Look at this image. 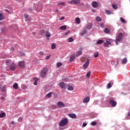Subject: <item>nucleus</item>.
Returning a JSON list of instances; mask_svg holds the SVG:
<instances>
[{
	"instance_id": "obj_13",
	"label": "nucleus",
	"mask_w": 130,
	"mask_h": 130,
	"mask_svg": "<svg viewBox=\"0 0 130 130\" xmlns=\"http://www.w3.org/2000/svg\"><path fill=\"white\" fill-rule=\"evenodd\" d=\"M92 6L93 8H98V3L96 2H93L92 3Z\"/></svg>"
},
{
	"instance_id": "obj_63",
	"label": "nucleus",
	"mask_w": 130,
	"mask_h": 130,
	"mask_svg": "<svg viewBox=\"0 0 130 130\" xmlns=\"http://www.w3.org/2000/svg\"><path fill=\"white\" fill-rule=\"evenodd\" d=\"M128 116H130V111L128 113Z\"/></svg>"
},
{
	"instance_id": "obj_27",
	"label": "nucleus",
	"mask_w": 130,
	"mask_h": 130,
	"mask_svg": "<svg viewBox=\"0 0 130 130\" xmlns=\"http://www.w3.org/2000/svg\"><path fill=\"white\" fill-rule=\"evenodd\" d=\"M56 48V45L54 43H52L51 45V49H55Z\"/></svg>"
},
{
	"instance_id": "obj_25",
	"label": "nucleus",
	"mask_w": 130,
	"mask_h": 130,
	"mask_svg": "<svg viewBox=\"0 0 130 130\" xmlns=\"http://www.w3.org/2000/svg\"><path fill=\"white\" fill-rule=\"evenodd\" d=\"M52 94H53V92H49L46 95V98H50V97H51V95H52Z\"/></svg>"
},
{
	"instance_id": "obj_21",
	"label": "nucleus",
	"mask_w": 130,
	"mask_h": 130,
	"mask_svg": "<svg viewBox=\"0 0 130 130\" xmlns=\"http://www.w3.org/2000/svg\"><path fill=\"white\" fill-rule=\"evenodd\" d=\"M93 56L95 58L98 57V56H99V53H98V52H94V54H93Z\"/></svg>"
},
{
	"instance_id": "obj_2",
	"label": "nucleus",
	"mask_w": 130,
	"mask_h": 130,
	"mask_svg": "<svg viewBox=\"0 0 130 130\" xmlns=\"http://www.w3.org/2000/svg\"><path fill=\"white\" fill-rule=\"evenodd\" d=\"M122 33L120 32L118 35L117 36L116 38V41H115V43L116 45H118V42H119V41H121V40H122Z\"/></svg>"
},
{
	"instance_id": "obj_48",
	"label": "nucleus",
	"mask_w": 130,
	"mask_h": 130,
	"mask_svg": "<svg viewBox=\"0 0 130 130\" xmlns=\"http://www.w3.org/2000/svg\"><path fill=\"white\" fill-rule=\"evenodd\" d=\"M87 125V123H83L82 124V127H85Z\"/></svg>"
},
{
	"instance_id": "obj_40",
	"label": "nucleus",
	"mask_w": 130,
	"mask_h": 130,
	"mask_svg": "<svg viewBox=\"0 0 130 130\" xmlns=\"http://www.w3.org/2000/svg\"><path fill=\"white\" fill-rule=\"evenodd\" d=\"M107 88L108 89H110V88H111V83H109L107 85Z\"/></svg>"
},
{
	"instance_id": "obj_46",
	"label": "nucleus",
	"mask_w": 130,
	"mask_h": 130,
	"mask_svg": "<svg viewBox=\"0 0 130 130\" xmlns=\"http://www.w3.org/2000/svg\"><path fill=\"white\" fill-rule=\"evenodd\" d=\"M107 40H108V42H110V44H111V42L113 41L111 39H108Z\"/></svg>"
},
{
	"instance_id": "obj_57",
	"label": "nucleus",
	"mask_w": 130,
	"mask_h": 130,
	"mask_svg": "<svg viewBox=\"0 0 130 130\" xmlns=\"http://www.w3.org/2000/svg\"><path fill=\"white\" fill-rule=\"evenodd\" d=\"M11 124H15V122H14V121H11Z\"/></svg>"
},
{
	"instance_id": "obj_60",
	"label": "nucleus",
	"mask_w": 130,
	"mask_h": 130,
	"mask_svg": "<svg viewBox=\"0 0 130 130\" xmlns=\"http://www.w3.org/2000/svg\"><path fill=\"white\" fill-rule=\"evenodd\" d=\"M17 2H18V3H21V0H15Z\"/></svg>"
},
{
	"instance_id": "obj_55",
	"label": "nucleus",
	"mask_w": 130,
	"mask_h": 130,
	"mask_svg": "<svg viewBox=\"0 0 130 130\" xmlns=\"http://www.w3.org/2000/svg\"><path fill=\"white\" fill-rule=\"evenodd\" d=\"M60 20H64V17H61V18H60Z\"/></svg>"
},
{
	"instance_id": "obj_56",
	"label": "nucleus",
	"mask_w": 130,
	"mask_h": 130,
	"mask_svg": "<svg viewBox=\"0 0 130 130\" xmlns=\"http://www.w3.org/2000/svg\"><path fill=\"white\" fill-rule=\"evenodd\" d=\"M11 50H12V51H14V50H15V49L14 48V47H12L11 48Z\"/></svg>"
},
{
	"instance_id": "obj_59",
	"label": "nucleus",
	"mask_w": 130,
	"mask_h": 130,
	"mask_svg": "<svg viewBox=\"0 0 130 130\" xmlns=\"http://www.w3.org/2000/svg\"><path fill=\"white\" fill-rule=\"evenodd\" d=\"M112 64H114V62H115L114 61H112Z\"/></svg>"
},
{
	"instance_id": "obj_26",
	"label": "nucleus",
	"mask_w": 130,
	"mask_h": 130,
	"mask_svg": "<svg viewBox=\"0 0 130 130\" xmlns=\"http://www.w3.org/2000/svg\"><path fill=\"white\" fill-rule=\"evenodd\" d=\"M104 32H105V33H106V34H108L110 32V30H109V29H108V28H106L105 29Z\"/></svg>"
},
{
	"instance_id": "obj_15",
	"label": "nucleus",
	"mask_w": 130,
	"mask_h": 130,
	"mask_svg": "<svg viewBox=\"0 0 130 130\" xmlns=\"http://www.w3.org/2000/svg\"><path fill=\"white\" fill-rule=\"evenodd\" d=\"M13 87L14 89H15V90H17V89H18L19 87H18V83H15L13 85Z\"/></svg>"
},
{
	"instance_id": "obj_53",
	"label": "nucleus",
	"mask_w": 130,
	"mask_h": 130,
	"mask_svg": "<svg viewBox=\"0 0 130 130\" xmlns=\"http://www.w3.org/2000/svg\"><path fill=\"white\" fill-rule=\"evenodd\" d=\"M56 12L58 14H59V11L58 10V9L56 10Z\"/></svg>"
},
{
	"instance_id": "obj_4",
	"label": "nucleus",
	"mask_w": 130,
	"mask_h": 130,
	"mask_svg": "<svg viewBox=\"0 0 130 130\" xmlns=\"http://www.w3.org/2000/svg\"><path fill=\"white\" fill-rule=\"evenodd\" d=\"M46 73H47V69L44 68L41 72V78H45V76H46Z\"/></svg>"
},
{
	"instance_id": "obj_44",
	"label": "nucleus",
	"mask_w": 130,
	"mask_h": 130,
	"mask_svg": "<svg viewBox=\"0 0 130 130\" xmlns=\"http://www.w3.org/2000/svg\"><path fill=\"white\" fill-rule=\"evenodd\" d=\"M91 125H96L97 124V123L95 121H92L91 123Z\"/></svg>"
},
{
	"instance_id": "obj_29",
	"label": "nucleus",
	"mask_w": 130,
	"mask_h": 130,
	"mask_svg": "<svg viewBox=\"0 0 130 130\" xmlns=\"http://www.w3.org/2000/svg\"><path fill=\"white\" fill-rule=\"evenodd\" d=\"M87 33V30L84 29L82 31V33L81 34V36H84L85 34Z\"/></svg>"
},
{
	"instance_id": "obj_43",
	"label": "nucleus",
	"mask_w": 130,
	"mask_h": 130,
	"mask_svg": "<svg viewBox=\"0 0 130 130\" xmlns=\"http://www.w3.org/2000/svg\"><path fill=\"white\" fill-rule=\"evenodd\" d=\"M112 8H113V9H114L115 10H116V9H117V6H116V5L113 4V5H112Z\"/></svg>"
},
{
	"instance_id": "obj_61",
	"label": "nucleus",
	"mask_w": 130,
	"mask_h": 130,
	"mask_svg": "<svg viewBox=\"0 0 130 130\" xmlns=\"http://www.w3.org/2000/svg\"><path fill=\"white\" fill-rule=\"evenodd\" d=\"M36 34V32H32V35H35Z\"/></svg>"
},
{
	"instance_id": "obj_38",
	"label": "nucleus",
	"mask_w": 130,
	"mask_h": 130,
	"mask_svg": "<svg viewBox=\"0 0 130 130\" xmlns=\"http://www.w3.org/2000/svg\"><path fill=\"white\" fill-rule=\"evenodd\" d=\"M74 41V39L73 38L70 37L68 39V42H73Z\"/></svg>"
},
{
	"instance_id": "obj_28",
	"label": "nucleus",
	"mask_w": 130,
	"mask_h": 130,
	"mask_svg": "<svg viewBox=\"0 0 130 130\" xmlns=\"http://www.w3.org/2000/svg\"><path fill=\"white\" fill-rule=\"evenodd\" d=\"M76 22L77 23V24H80L81 23V20H80L79 18H76Z\"/></svg>"
},
{
	"instance_id": "obj_6",
	"label": "nucleus",
	"mask_w": 130,
	"mask_h": 130,
	"mask_svg": "<svg viewBox=\"0 0 130 130\" xmlns=\"http://www.w3.org/2000/svg\"><path fill=\"white\" fill-rule=\"evenodd\" d=\"M69 4H74V5H78L80 4V0H72L69 2Z\"/></svg>"
},
{
	"instance_id": "obj_45",
	"label": "nucleus",
	"mask_w": 130,
	"mask_h": 130,
	"mask_svg": "<svg viewBox=\"0 0 130 130\" xmlns=\"http://www.w3.org/2000/svg\"><path fill=\"white\" fill-rule=\"evenodd\" d=\"M58 5H60L61 6H66V3L61 2L58 4Z\"/></svg>"
},
{
	"instance_id": "obj_41",
	"label": "nucleus",
	"mask_w": 130,
	"mask_h": 130,
	"mask_svg": "<svg viewBox=\"0 0 130 130\" xmlns=\"http://www.w3.org/2000/svg\"><path fill=\"white\" fill-rule=\"evenodd\" d=\"M0 20L1 21L4 20V16L3 14H2V13H0Z\"/></svg>"
},
{
	"instance_id": "obj_32",
	"label": "nucleus",
	"mask_w": 130,
	"mask_h": 130,
	"mask_svg": "<svg viewBox=\"0 0 130 130\" xmlns=\"http://www.w3.org/2000/svg\"><path fill=\"white\" fill-rule=\"evenodd\" d=\"M82 53V50L78 51L77 53V56H79V55H81Z\"/></svg>"
},
{
	"instance_id": "obj_11",
	"label": "nucleus",
	"mask_w": 130,
	"mask_h": 130,
	"mask_svg": "<svg viewBox=\"0 0 130 130\" xmlns=\"http://www.w3.org/2000/svg\"><path fill=\"white\" fill-rule=\"evenodd\" d=\"M68 116L69 117H71V118H77V115H76L75 114H69Z\"/></svg>"
},
{
	"instance_id": "obj_52",
	"label": "nucleus",
	"mask_w": 130,
	"mask_h": 130,
	"mask_svg": "<svg viewBox=\"0 0 130 130\" xmlns=\"http://www.w3.org/2000/svg\"><path fill=\"white\" fill-rule=\"evenodd\" d=\"M22 119H23L22 117H20L18 119L19 121H21V120H22Z\"/></svg>"
},
{
	"instance_id": "obj_64",
	"label": "nucleus",
	"mask_w": 130,
	"mask_h": 130,
	"mask_svg": "<svg viewBox=\"0 0 130 130\" xmlns=\"http://www.w3.org/2000/svg\"><path fill=\"white\" fill-rule=\"evenodd\" d=\"M2 89V85L0 84V89Z\"/></svg>"
},
{
	"instance_id": "obj_24",
	"label": "nucleus",
	"mask_w": 130,
	"mask_h": 130,
	"mask_svg": "<svg viewBox=\"0 0 130 130\" xmlns=\"http://www.w3.org/2000/svg\"><path fill=\"white\" fill-rule=\"evenodd\" d=\"M104 42V40H100L99 41H97L96 42V44H102Z\"/></svg>"
},
{
	"instance_id": "obj_42",
	"label": "nucleus",
	"mask_w": 130,
	"mask_h": 130,
	"mask_svg": "<svg viewBox=\"0 0 130 130\" xmlns=\"http://www.w3.org/2000/svg\"><path fill=\"white\" fill-rule=\"evenodd\" d=\"M105 13L107 14V15H110V14H111V12L109 10H106Z\"/></svg>"
},
{
	"instance_id": "obj_23",
	"label": "nucleus",
	"mask_w": 130,
	"mask_h": 130,
	"mask_svg": "<svg viewBox=\"0 0 130 130\" xmlns=\"http://www.w3.org/2000/svg\"><path fill=\"white\" fill-rule=\"evenodd\" d=\"M42 8H43V6L41 4H39L38 6V10H42Z\"/></svg>"
},
{
	"instance_id": "obj_9",
	"label": "nucleus",
	"mask_w": 130,
	"mask_h": 130,
	"mask_svg": "<svg viewBox=\"0 0 130 130\" xmlns=\"http://www.w3.org/2000/svg\"><path fill=\"white\" fill-rule=\"evenodd\" d=\"M57 105L58 107H64L66 106V105L62 102H58Z\"/></svg>"
},
{
	"instance_id": "obj_3",
	"label": "nucleus",
	"mask_w": 130,
	"mask_h": 130,
	"mask_svg": "<svg viewBox=\"0 0 130 130\" xmlns=\"http://www.w3.org/2000/svg\"><path fill=\"white\" fill-rule=\"evenodd\" d=\"M68 119H62L59 123V125L60 126H64V125H66L67 124H68Z\"/></svg>"
},
{
	"instance_id": "obj_17",
	"label": "nucleus",
	"mask_w": 130,
	"mask_h": 130,
	"mask_svg": "<svg viewBox=\"0 0 130 130\" xmlns=\"http://www.w3.org/2000/svg\"><path fill=\"white\" fill-rule=\"evenodd\" d=\"M24 17L25 19H26V22H29V21H30V18H29V16H28V15L25 14L24 15Z\"/></svg>"
},
{
	"instance_id": "obj_16",
	"label": "nucleus",
	"mask_w": 130,
	"mask_h": 130,
	"mask_svg": "<svg viewBox=\"0 0 130 130\" xmlns=\"http://www.w3.org/2000/svg\"><path fill=\"white\" fill-rule=\"evenodd\" d=\"M107 43H105L104 45L105 47H107L108 45H110V42H108V40H106Z\"/></svg>"
},
{
	"instance_id": "obj_18",
	"label": "nucleus",
	"mask_w": 130,
	"mask_h": 130,
	"mask_svg": "<svg viewBox=\"0 0 130 130\" xmlns=\"http://www.w3.org/2000/svg\"><path fill=\"white\" fill-rule=\"evenodd\" d=\"M120 20L121 23H123V24H126V21H125V19H123V18L120 17Z\"/></svg>"
},
{
	"instance_id": "obj_49",
	"label": "nucleus",
	"mask_w": 130,
	"mask_h": 130,
	"mask_svg": "<svg viewBox=\"0 0 130 130\" xmlns=\"http://www.w3.org/2000/svg\"><path fill=\"white\" fill-rule=\"evenodd\" d=\"M50 58V56L48 55L46 57V59H49Z\"/></svg>"
},
{
	"instance_id": "obj_8",
	"label": "nucleus",
	"mask_w": 130,
	"mask_h": 130,
	"mask_svg": "<svg viewBox=\"0 0 130 130\" xmlns=\"http://www.w3.org/2000/svg\"><path fill=\"white\" fill-rule=\"evenodd\" d=\"M89 64H90V61H89V60H87V61L83 64V69L86 70V69L88 68V67H89Z\"/></svg>"
},
{
	"instance_id": "obj_62",
	"label": "nucleus",
	"mask_w": 130,
	"mask_h": 130,
	"mask_svg": "<svg viewBox=\"0 0 130 130\" xmlns=\"http://www.w3.org/2000/svg\"><path fill=\"white\" fill-rule=\"evenodd\" d=\"M29 11L30 12H31V11H32V9L29 8Z\"/></svg>"
},
{
	"instance_id": "obj_5",
	"label": "nucleus",
	"mask_w": 130,
	"mask_h": 130,
	"mask_svg": "<svg viewBox=\"0 0 130 130\" xmlns=\"http://www.w3.org/2000/svg\"><path fill=\"white\" fill-rule=\"evenodd\" d=\"M109 104L111 105L112 107H115L117 104V103H116V102L114 101L113 100H111L109 101Z\"/></svg>"
},
{
	"instance_id": "obj_34",
	"label": "nucleus",
	"mask_w": 130,
	"mask_h": 130,
	"mask_svg": "<svg viewBox=\"0 0 130 130\" xmlns=\"http://www.w3.org/2000/svg\"><path fill=\"white\" fill-rule=\"evenodd\" d=\"M34 80H35V82L34 83V85H37V82L38 81V79L36 78H34Z\"/></svg>"
},
{
	"instance_id": "obj_37",
	"label": "nucleus",
	"mask_w": 130,
	"mask_h": 130,
	"mask_svg": "<svg viewBox=\"0 0 130 130\" xmlns=\"http://www.w3.org/2000/svg\"><path fill=\"white\" fill-rule=\"evenodd\" d=\"M90 76H91V72L89 71L87 72V73L86 74V77L87 78H90Z\"/></svg>"
},
{
	"instance_id": "obj_31",
	"label": "nucleus",
	"mask_w": 130,
	"mask_h": 130,
	"mask_svg": "<svg viewBox=\"0 0 130 130\" xmlns=\"http://www.w3.org/2000/svg\"><path fill=\"white\" fill-rule=\"evenodd\" d=\"M45 36L47 38H49L50 37V34L48 31H47Z\"/></svg>"
},
{
	"instance_id": "obj_54",
	"label": "nucleus",
	"mask_w": 130,
	"mask_h": 130,
	"mask_svg": "<svg viewBox=\"0 0 130 130\" xmlns=\"http://www.w3.org/2000/svg\"><path fill=\"white\" fill-rule=\"evenodd\" d=\"M40 54H41V55H43V54H44L43 52H40Z\"/></svg>"
},
{
	"instance_id": "obj_35",
	"label": "nucleus",
	"mask_w": 130,
	"mask_h": 130,
	"mask_svg": "<svg viewBox=\"0 0 130 130\" xmlns=\"http://www.w3.org/2000/svg\"><path fill=\"white\" fill-rule=\"evenodd\" d=\"M44 33H45V30H40L39 32V34L40 35H43V34H44Z\"/></svg>"
},
{
	"instance_id": "obj_50",
	"label": "nucleus",
	"mask_w": 130,
	"mask_h": 130,
	"mask_svg": "<svg viewBox=\"0 0 130 130\" xmlns=\"http://www.w3.org/2000/svg\"><path fill=\"white\" fill-rule=\"evenodd\" d=\"M101 27L102 28H104V24H103V23L101 24Z\"/></svg>"
},
{
	"instance_id": "obj_47",
	"label": "nucleus",
	"mask_w": 130,
	"mask_h": 130,
	"mask_svg": "<svg viewBox=\"0 0 130 130\" xmlns=\"http://www.w3.org/2000/svg\"><path fill=\"white\" fill-rule=\"evenodd\" d=\"M6 91V86H3L2 88V91L5 92Z\"/></svg>"
},
{
	"instance_id": "obj_36",
	"label": "nucleus",
	"mask_w": 130,
	"mask_h": 130,
	"mask_svg": "<svg viewBox=\"0 0 130 130\" xmlns=\"http://www.w3.org/2000/svg\"><path fill=\"white\" fill-rule=\"evenodd\" d=\"M96 21H97L98 22H101V18H100L99 16L96 17Z\"/></svg>"
},
{
	"instance_id": "obj_10",
	"label": "nucleus",
	"mask_w": 130,
	"mask_h": 130,
	"mask_svg": "<svg viewBox=\"0 0 130 130\" xmlns=\"http://www.w3.org/2000/svg\"><path fill=\"white\" fill-rule=\"evenodd\" d=\"M89 101H90V97L87 96L83 100V103H88Z\"/></svg>"
},
{
	"instance_id": "obj_19",
	"label": "nucleus",
	"mask_w": 130,
	"mask_h": 130,
	"mask_svg": "<svg viewBox=\"0 0 130 130\" xmlns=\"http://www.w3.org/2000/svg\"><path fill=\"white\" fill-rule=\"evenodd\" d=\"M6 116V113L2 112L0 113V118H3V117H5Z\"/></svg>"
},
{
	"instance_id": "obj_30",
	"label": "nucleus",
	"mask_w": 130,
	"mask_h": 130,
	"mask_svg": "<svg viewBox=\"0 0 130 130\" xmlns=\"http://www.w3.org/2000/svg\"><path fill=\"white\" fill-rule=\"evenodd\" d=\"M92 25L90 24H88L87 26H86V28L87 29H88V30H90V29H92Z\"/></svg>"
},
{
	"instance_id": "obj_14",
	"label": "nucleus",
	"mask_w": 130,
	"mask_h": 130,
	"mask_svg": "<svg viewBox=\"0 0 130 130\" xmlns=\"http://www.w3.org/2000/svg\"><path fill=\"white\" fill-rule=\"evenodd\" d=\"M126 62H127V58H124L121 61L122 64H125Z\"/></svg>"
},
{
	"instance_id": "obj_33",
	"label": "nucleus",
	"mask_w": 130,
	"mask_h": 130,
	"mask_svg": "<svg viewBox=\"0 0 130 130\" xmlns=\"http://www.w3.org/2000/svg\"><path fill=\"white\" fill-rule=\"evenodd\" d=\"M68 90L69 91H73L74 90V87L72 86H69L68 87Z\"/></svg>"
},
{
	"instance_id": "obj_12",
	"label": "nucleus",
	"mask_w": 130,
	"mask_h": 130,
	"mask_svg": "<svg viewBox=\"0 0 130 130\" xmlns=\"http://www.w3.org/2000/svg\"><path fill=\"white\" fill-rule=\"evenodd\" d=\"M59 86L62 89H65L66 88V85H64V83H63V82L59 83Z\"/></svg>"
},
{
	"instance_id": "obj_58",
	"label": "nucleus",
	"mask_w": 130,
	"mask_h": 130,
	"mask_svg": "<svg viewBox=\"0 0 130 130\" xmlns=\"http://www.w3.org/2000/svg\"><path fill=\"white\" fill-rule=\"evenodd\" d=\"M1 100H4V99H5V97L2 96L1 98Z\"/></svg>"
},
{
	"instance_id": "obj_7",
	"label": "nucleus",
	"mask_w": 130,
	"mask_h": 130,
	"mask_svg": "<svg viewBox=\"0 0 130 130\" xmlns=\"http://www.w3.org/2000/svg\"><path fill=\"white\" fill-rule=\"evenodd\" d=\"M18 66L20 68L24 69L25 68V62L23 61H21L18 62Z\"/></svg>"
},
{
	"instance_id": "obj_20",
	"label": "nucleus",
	"mask_w": 130,
	"mask_h": 130,
	"mask_svg": "<svg viewBox=\"0 0 130 130\" xmlns=\"http://www.w3.org/2000/svg\"><path fill=\"white\" fill-rule=\"evenodd\" d=\"M59 29L60 30H67V25H63V26H61Z\"/></svg>"
},
{
	"instance_id": "obj_39",
	"label": "nucleus",
	"mask_w": 130,
	"mask_h": 130,
	"mask_svg": "<svg viewBox=\"0 0 130 130\" xmlns=\"http://www.w3.org/2000/svg\"><path fill=\"white\" fill-rule=\"evenodd\" d=\"M56 66L58 67H61V66H62V63L61 62H58L56 63Z\"/></svg>"
},
{
	"instance_id": "obj_1",
	"label": "nucleus",
	"mask_w": 130,
	"mask_h": 130,
	"mask_svg": "<svg viewBox=\"0 0 130 130\" xmlns=\"http://www.w3.org/2000/svg\"><path fill=\"white\" fill-rule=\"evenodd\" d=\"M6 63L7 66L10 64L9 68L11 71H15V70H16V68H17V64L14 62L12 63V61L11 60H7Z\"/></svg>"
},
{
	"instance_id": "obj_22",
	"label": "nucleus",
	"mask_w": 130,
	"mask_h": 130,
	"mask_svg": "<svg viewBox=\"0 0 130 130\" xmlns=\"http://www.w3.org/2000/svg\"><path fill=\"white\" fill-rule=\"evenodd\" d=\"M74 59H75V55L74 54L71 55L70 57V61H73Z\"/></svg>"
},
{
	"instance_id": "obj_51",
	"label": "nucleus",
	"mask_w": 130,
	"mask_h": 130,
	"mask_svg": "<svg viewBox=\"0 0 130 130\" xmlns=\"http://www.w3.org/2000/svg\"><path fill=\"white\" fill-rule=\"evenodd\" d=\"M68 34H70V31L64 33V35H68Z\"/></svg>"
}]
</instances>
